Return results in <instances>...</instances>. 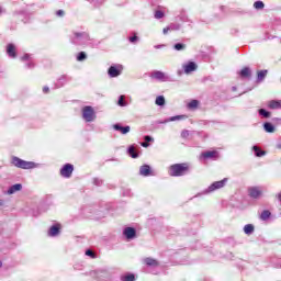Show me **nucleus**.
I'll use <instances>...</instances> for the list:
<instances>
[{
  "instance_id": "e433bc0d",
  "label": "nucleus",
  "mask_w": 281,
  "mask_h": 281,
  "mask_svg": "<svg viewBox=\"0 0 281 281\" xmlns=\"http://www.w3.org/2000/svg\"><path fill=\"white\" fill-rule=\"evenodd\" d=\"M181 137L183 138L190 137V132L188 130L182 131Z\"/></svg>"
},
{
  "instance_id": "a18cd8bd",
  "label": "nucleus",
  "mask_w": 281,
  "mask_h": 281,
  "mask_svg": "<svg viewBox=\"0 0 281 281\" xmlns=\"http://www.w3.org/2000/svg\"><path fill=\"white\" fill-rule=\"evenodd\" d=\"M43 91H44V93H48L49 92V88L48 87H44Z\"/></svg>"
},
{
  "instance_id": "f257e3e1",
  "label": "nucleus",
  "mask_w": 281,
  "mask_h": 281,
  "mask_svg": "<svg viewBox=\"0 0 281 281\" xmlns=\"http://www.w3.org/2000/svg\"><path fill=\"white\" fill-rule=\"evenodd\" d=\"M12 164L16 168H22L23 170H32L33 168H38V164L34 161H25L19 157H13Z\"/></svg>"
},
{
  "instance_id": "72a5a7b5",
  "label": "nucleus",
  "mask_w": 281,
  "mask_h": 281,
  "mask_svg": "<svg viewBox=\"0 0 281 281\" xmlns=\"http://www.w3.org/2000/svg\"><path fill=\"white\" fill-rule=\"evenodd\" d=\"M117 104H119V106H126V102H124V95H121L119 98Z\"/></svg>"
},
{
  "instance_id": "f704fd0d",
  "label": "nucleus",
  "mask_w": 281,
  "mask_h": 281,
  "mask_svg": "<svg viewBox=\"0 0 281 281\" xmlns=\"http://www.w3.org/2000/svg\"><path fill=\"white\" fill-rule=\"evenodd\" d=\"M164 11H156L155 12V19H164Z\"/></svg>"
},
{
  "instance_id": "4468645a",
  "label": "nucleus",
  "mask_w": 281,
  "mask_h": 281,
  "mask_svg": "<svg viewBox=\"0 0 281 281\" xmlns=\"http://www.w3.org/2000/svg\"><path fill=\"white\" fill-rule=\"evenodd\" d=\"M143 262L145 265H147V267H159V261H157V259H153L150 257H147L143 260Z\"/></svg>"
},
{
  "instance_id": "5701e85b",
  "label": "nucleus",
  "mask_w": 281,
  "mask_h": 281,
  "mask_svg": "<svg viewBox=\"0 0 281 281\" xmlns=\"http://www.w3.org/2000/svg\"><path fill=\"white\" fill-rule=\"evenodd\" d=\"M155 104H157V106H164L166 104V98H164V95L157 97Z\"/></svg>"
},
{
  "instance_id": "37998d69",
  "label": "nucleus",
  "mask_w": 281,
  "mask_h": 281,
  "mask_svg": "<svg viewBox=\"0 0 281 281\" xmlns=\"http://www.w3.org/2000/svg\"><path fill=\"white\" fill-rule=\"evenodd\" d=\"M145 142H153V137H150V136H145Z\"/></svg>"
},
{
  "instance_id": "20e7f679",
  "label": "nucleus",
  "mask_w": 281,
  "mask_h": 281,
  "mask_svg": "<svg viewBox=\"0 0 281 281\" xmlns=\"http://www.w3.org/2000/svg\"><path fill=\"white\" fill-rule=\"evenodd\" d=\"M82 117L87 122H93L95 120V111L91 106H85L82 109Z\"/></svg>"
},
{
  "instance_id": "9b49d317",
  "label": "nucleus",
  "mask_w": 281,
  "mask_h": 281,
  "mask_svg": "<svg viewBox=\"0 0 281 281\" xmlns=\"http://www.w3.org/2000/svg\"><path fill=\"white\" fill-rule=\"evenodd\" d=\"M220 155L217 150L204 151L201 154V159H218Z\"/></svg>"
},
{
  "instance_id": "0eeeda50",
  "label": "nucleus",
  "mask_w": 281,
  "mask_h": 281,
  "mask_svg": "<svg viewBox=\"0 0 281 281\" xmlns=\"http://www.w3.org/2000/svg\"><path fill=\"white\" fill-rule=\"evenodd\" d=\"M72 173H74V165H71V164H66L60 169L61 177H65L66 179H69V177H71Z\"/></svg>"
},
{
  "instance_id": "7c9ffc66",
  "label": "nucleus",
  "mask_w": 281,
  "mask_h": 281,
  "mask_svg": "<svg viewBox=\"0 0 281 281\" xmlns=\"http://www.w3.org/2000/svg\"><path fill=\"white\" fill-rule=\"evenodd\" d=\"M259 115H262L263 117H271V113L267 112L265 109L259 110Z\"/></svg>"
},
{
  "instance_id": "ddd939ff",
  "label": "nucleus",
  "mask_w": 281,
  "mask_h": 281,
  "mask_svg": "<svg viewBox=\"0 0 281 281\" xmlns=\"http://www.w3.org/2000/svg\"><path fill=\"white\" fill-rule=\"evenodd\" d=\"M23 190V186L21 183L13 184L7 191V194H14L15 192H21Z\"/></svg>"
},
{
  "instance_id": "aec40b11",
  "label": "nucleus",
  "mask_w": 281,
  "mask_h": 281,
  "mask_svg": "<svg viewBox=\"0 0 281 281\" xmlns=\"http://www.w3.org/2000/svg\"><path fill=\"white\" fill-rule=\"evenodd\" d=\"M252 150L255 151L256 157H265L267 153L261 150L258 146H254Z\"/></svg>"
},
{
  "instance_id": "de8ad7c7",
  "label": "nucleus",
  "mask_w": 281,
  "mask_h": 281,
  "mask_svg": "<svg viewBox=\"0 0 281 281\" xmlns=\"http://www.w3.org/2000/svg\"><path fill=\"white\" fill-rule=\"evenodd\" d=\"M0 14H3V9L0 7Z\"/></svg>"
},
{
  "instance_id": "ea45409f",
  "label": "nucleus",
  "mask_w": 281,
  "mask_h": 281,
  "mask_svg": "<svg viewBox=\"0 0 281 281\" xmlns=\"http://www.w3.org/2000/svg\"><path fill=\"white\" fill-rule=\"evenodd\" d=\"M56 14H57V16H65V11L58 10V11L56 12Z\"/></svg>"
},
{
  "instance_id": "c756f323",
  "label": "nucleus",
  "mask_w": 281,
  "mask_h": 281,
  "mask_svg": "<svg viewBox=\"0 0 281 281\" xmlns=\"http://www.w3.org/2000/svg\"><path fill=\"white\" fill-rule=\"evenodd\" d=\"M173 49H176V52H182V49H186V45L178 43L173 46Z\"/></svg>"
},
{
  "instance_id": "9d476101",
  "label": "nucleus",
  "mask_w": 281,
  "mask_h": 281,
  "mask_svg": "<svg viewBox=\"0 0 281 281\" xmlns=\"http://www.w3.org/2000/svg\"><path fill=\"white\" fill-rule=\"evenodd\" d=\"M110 78H117L122 74V66H111L108 70Z\"/></svg>"
},
{
  "instance_id": "412c9836",
  "label": "nucleus",
  "mask_w": 281,
  "mask_h": 281,
  "mask_svg": "<svg viewBox=\"0 0 281 281\" xmlns=\"http://www.w3.org/2000/svg\"><path fill=\"white\" fill-rule=\"evenodd\" d=\"M239 75L241 78H249V76H251V70L248 67L243 68Z\"/></svg>"
},
{
  "instance_id": "f3484780",
  "label": "nucleus",
  "mask_w": 281,
  "mask_h": 281,
  "mask_svg": "<svg viewBox=\"0 0 281 281\" xmlns=\"http://www.w3.org/2000/svg\"><path fill=\"white\" fill-rule=\"evenodd\" d=\"M114 131H120L122 135H126V133H131V126L122 127L120 124H115L113 126Z\"/></svg>"
},
{
  "instance_id": "a878e982",
  "label": "nucleus",
  "mask_w": 281,
  "mask_h": 281,
  "mask_svg": "<svg viewBox=\"0 0 281 281\" xmlns=\"http://www.w3.org/2000/svg\"><path fill=\"white\" fill-rule=\"evenodd\" d=\"M179 120H186V115L171 116L166 122H178Z\"/></svg>"
},
{
  "instance_id": "f03ea898",
  "label": "nucleus",
  "mask_w": 281,
  "mask_h": 281,
  "mask_svg": "<svg viewBox=\"0 0 281 281\" xmlns=\"http://www.w3.org/2000/svg\"><path fill=\"white\" fill-rule=\"evenodd\" d=\"M188 172V164H177L170 167L169 175L171 177H181Z\"/></svg>"
},
{
  "instance_id": "c9c22d12",
  "label": "nucleus",
  "mask_w": 281,
  "mask_h": 281,
  "mask_svg": "<svg viewBox=\"0 0 281 281\" xmlns=\"http://www.w3.org/2000/svg\"><path fill=\"white\" fill-rule=\"evenodd\" d=\"M87 58V54H85V52H81L78 57H77V60L81 61V60H85Z\"/></svg>"
},
{
  "instance_id": "b1692460",
  "label": "nucleus",
  "mask_w": 281,
  "mask_h": 281,
  "mask_svg": "<svg viewBox=\"0 0 281 281\" xmlns=\"http://www.w3.org/2000/svg\"><path fill=\"white\" fill-rule=\"evenodd\" d=\"M258 81L262 82L267 78V70H260L257 75Z\"/></svg>"
},
{
  "instance_id": "cd10ccee",
  "label": "nucleus",
  "mask_w": 281,
  "mask_h": 281,
  "mask_svg": "<svg viewBox=\"0 0 281 281\" xmlns=\"http://www.w3.org/2000/svg\"><path fill=\"white\" fill-rule=\"evenodd\" d=\"M198 106H199L198 100H192L191 102L188 103V109H196Z\"/></svg>"
},
{
  "instance_id": "79ce46f5",
  "label": "nucleus",
  "mask_w": 281,
  "mask_h": 281,
  "mask_svg": "<svg viewBox=\"0 0 281 281\" xmlns=\"http://www.w3.org/2000/svg\"><path fill=\"white\" fill-rule=\"evenodd\" d=\"M131 43H135L137 41V36L130 37Z\"/></svg>"
},
{
  "instance_id": "1a4fd4ad",
  "label": "nucleus",
  "mask_w": 281,
  "mask_h": 281,
  "mask_svg": "<svg viewBox=\"0 0 281 281\" xmlns=\"http://www.w3.org/2000/svg\"><path fill=\"white\" fill-rule=\"evenodd\" d=\"M184 74H192V71H196V69L199 68V66H196V63L194 61H189L188 64H184L182 66Z\"/></svg>"
},
{
  "instance_id": "7ed1b4c3",
  "label": "nucleus",
  "mask_w": 281,
  "mask_h": 281,
  "mask_svg": "<svg viewBox=\"0 0 281 281\" xmlns=\"http://www.w3.org/2000/svg\"><path fill=\"white\" fill-rule=\"evenodd\" d=\"M226 183H227V178H224L221 181H215L206 190L203 191V194H211V192H216V190H221V188H225Z\"/></svg>"
},
{
  "instance_id": "39448f33",
  "label": "nucleus",
  "mask_w": 281,
  "mask_h": 281,
  "mask_svg": "<svg viewBox=\"0 0 281 281\" xmlns=\"http://www.w3.org/2000/svg\"><path fill=\"white\" fill-rule=\"evenodd\" d=\"M150 78L154 80H159V82H167L168 75H166L164 71L156 70L150 74Z\"/></svg>"
},
{
  "instance_id": "f8f14e48",
  "label": "nucleus",
  "mask_w": 281,
  "mask_h": 281,
  "mask_svg": "<svg viewBox=\"0 0 281 281\" xmlns=\"http://www.w3.org/2000/svg\"><path fill=\"white\" fill-rule=\"evenodd\" d=\"M7 54L10 58H16V46L14 44H8Z\"/></svg>"
},
{
  "instance_id": "49530a36",
  "label": "nucleus",
  "mask_w": 281,
  "mask_h": 281,
  "mask_svg": "<svg viewBox=\"0 0 281 281\" xmlns=\"http://www.w3.org/2000/svg\"><path fill=\"white\" fill-rule=\"evenodd\" d=\"M156 49H159L160 47H164V45L155 46Z\"/></svg>"
},
{
  "instance_id": "423d86ee",
  "label": "nucleus",
  "mask_w": 281,
  "mask_h": 281,
  "mask_svg": "<svg viewBox=\"0 0 281 281\" xmlns=\"http://www.w3.org/2000/svg\"><path fill=\"white\" fill-rule=\"evenodd\" d=\"M87 41H89L88 33H75V36L72 38L74 43H79L80 45L87 43Z\"/></svg>"
},
{
  "instance_id": "a211bd4d",
  "label": "nucleus",
  "mask_w": 281,
  "mask_h": 281,
  "mask_svg": "<svg viewBox=\"0 0 281 281\" xmlns=\"http://www.w3.org/2000/svg\"><path fill=\"white\" fill-rule=\"evenodd\" d=\"M139 175H142V177H148L150 175V166H142L139 169Z\"/></svg>"
},
{
  "instance_id": "6ab92c4d",
  "label": "nucleus",
  "mask_w": 281,
  "mask_h": 281,
  "mask_svg": "<svg viewBox=\"0 0 281 281\" xmlns=\"http://www.w3.org/2000/svg\"><path fill=\"white\" fill-rule=\"evenodd\" d=\"M263 128L266 133H276V126H273L271 123H265Z\"/></svg>"
},
{
  "instance_id": "09e8293b",
  "label": "nucleus",
  "mask_w": 281,
  "mask_h": 281,
  "mask_svg": "<svg viewBox=\"0 0 281 281\" xmlns=\"http://www.w3.org/2000/svg\"><path fill=\"white\" fill-rule=\"evenodd\" d=\"M1 267H3V263L0 261V269H1Z\"/></svg>"
},
{
  "instance_id": "c85d7f7f",
  "label": "nucleus",
  "mask_w": 281,
  "mask_h": 281,
  "mask_svg": "<svg viewBox=\"0 0 281 281\" xmlns=\"http://www.w3.org/2000/svg\"><path fill=\"white\" fill-rule=\"evenodd\" d=\"M269 216H271V212L269 211H263L260 215L261 221H267V218H269Z\"/></svg>"
},
{
  "instance_id": "2f4dec72",
  "label": "nucleus",
  "mask_w": 281,
  "mask_h": 281,
  "mask_svg": "<svg viewBox=\"0 0 281 281\" xmlns=\"http://www.w3.org/2000/svg\"><path fill=\"white\" fill-rule=\"evenodd\" d=\"M128 154L131 155V157H133V159H137V154H135V147L131 146L128 148Z\"/></svg>"
},
{
  "instance_id": "dca6fc26",
  "label": "nucleus",
  "mask_w": 281,
  "mask_h": 281,
  "mask_svg": "<svg viewBox=\"0 0 281 281\" xmlns=\"http://www.w3.org/2000/svg\"><path fill=\"white\" fill-rule=\"evenodd\" d=\"M124 236L131 240L133 238H135V228L133 227H127L124 229Z\"/></svg>"
},
{
  "instance_id": "c03bdc74",
  "label": "nucleus",
  "mask_w": 281,
  "mask_h": 281,
  "mask_svg": "<svg viewBox=\"0 0 281 281\" xmlns=\"http://www.w3.org/2000/svg\"><path fill=\"white\" fill-rule=\"evenodd\" d=\"M140 146H143V148H148L150 145L148 143H142Z\"/></svg>"
},
{
  "instance_id": "58836bf2",
  "label": "nucleus",
  "mask_w": 281,
  "mask_h": 281,
  "mask_svg": "<svg viewBox=\"0 0 281 281\" xmlns=\"http://www.w3.org/2000/svg\"><path fill=\"white\" fill-rule=\"evenodd\" d=\"M86 256H90L91 258H95V254H93L91 250H87Z\"/></svg>"
},
{
  "instance_id": "4c0bfd02",
  "label": "nucleus",
  "mask_w": 281,
  "mask_h": 281,
  "mask_svg": "<svg viewBox=\"0 0 281 281\" xmlns=\"http://www.w3.org/2000/svg\"><path fill=\"white\" fill-rule=\"evenodd\" d=\"M171 30H175V29L172 26L165 27L162 30V34H168V32H170Z\"/></svg>"
},
{
  "instance_id": "4be33fe9",
  "label": "nucleus",
  "mask_w": 281,
  "mask_h": 281,
  "mask_svg": "<svg viewBox=\"0 0 281 281\" xmlns=\"http://www.w3.org/2000/svg\"><path fill=\"white\" fill-rule=\"evenodd\" d=\"M254 225L252 224H247L244 226V233L247 234V236L254 234Z\"/></svg>"
},
{
  "instance_id": "2eb2a0df",
  "label": "nucleus",
  "mask_w": 281,
  "mask_h": 281,
  "mask_svg": "<svg viewBox=\"0 0 281 281\" xmlns=\"http://www.w3.org/2000/svg\"><path fill=\"white\" fill-rule=\"evenodd\" d=\"M58 234H60V225L57 224V225H54L49 228L48 231V236H58Z\"/></svg>"
},
{
  "instance_id": "bb28decb",
  "label": "nucleus",
  "mask_w": 281,
  "mask_h": 281,
  "mask_svg": "<svg viewBox=\"0 0 281 281\" xmlns=\"http://www.w3.org/2000/svg\"><path fill=\"white\" fill-rule=\"evenodd\" d=\"M255 10H265V2L262 1H256L254 2Z\"/></svg>"
},
{
  "instance_id": "473e14b6",
  "label": "nucleus",
  "mask_w": 281,
  "mask_h": 281,
  "mask_svg": "<svg viewBox=\"0 0 281 281\" xmlns=\"http://www.w3.org/2000/svg\"><path fill=\"white\" fill-rule=\"evenodd\" d=\"M122 281H135L134 274H128L122 278Z\"/></svg>"
},
{
  "instance_id": "a19ab883",
  "label": "nucleus",
  "mask_w": 281,
  "mask_h": 281,
  "mask_svg": "<svg viewBox=\"0 0 281 281\" xmlns=\"http://www.w3.org/2000/svg\"><path fill=\"white\" fill-rule=\"evenodd\" d=\"M30 59V55H24V56H22V58H21V60H29Z\"/></svg>"
},
{
  "instance_id": "393cba45",
  "label": "nucleus",
  "mask_w": 281,
  "mask_h": 281,
  "mask_svg": "<svg viewBox=\"0 0 281 281\" xmlns=\"http://www.w3.org/2000/svg\"><path fill=\"white\" fill-rule=\"evenodd\" d=\"M269 109H280L281 102L280 101H270L268 103Z\"/></svg>"
},
{
  "instance_id": "6e6552de",
  "label": "nucleus",
  "mask_w": 281,
  "mask_h": 281,
  "mask_svg": "<svg viewBox=\"0 0 281 281\" xmlns=\"http://www.w3.org/2000/svg\"><path fill=\"white\" fill-rule=\"evenodd\" d=\"M248 194L251 199H260L262 196V188L260 187H250L248 189Z\"/></svg>"
}]
</instances>
